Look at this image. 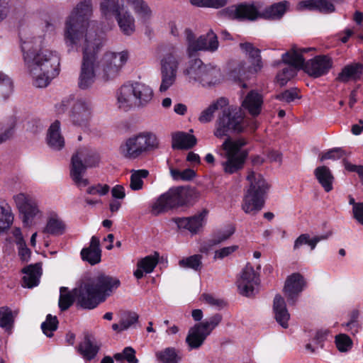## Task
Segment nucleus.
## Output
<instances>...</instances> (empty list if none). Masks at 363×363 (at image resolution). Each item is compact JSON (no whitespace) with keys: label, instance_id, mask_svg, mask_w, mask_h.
I'll list each match as a JSON object with an SVG mask.
<instances>
[{"label":"nucleus","instance_id":"obj_1","mask_svg":"<svg viewBox=\"0 0 363 363\" xmlns=\"http://www.w3.org/2000/svg\"><path fill=\"white\" fill-rule=\"evenodd\" d=\"M91 13V0H83L74 9L65 23V36L68 45H77L82 41L84 43L78 82L81 89L89 88L95 81L97 53L104 43V38L92 30L96 23L89 21Z\"/></svg>","mask_w":363,"mask_h":363},{"label":"nucleus","instance_id":"obj_2","mask_svg":"<svg viewBox=\"0 0 363 363\" xmlns=\"http://www.w3.org/2000/svg\"><path fill=\"white\" fill-rule=\"evenodd\" d=\"M121 284L120 280L102 272L90 274L71 294L66 287L60 288L59 308L67 311L76 301L77 307L91 310L104 302Z\"/></svg>","mask_w":363,"mask_h":363},{"label":"nucleus","instance_id":"obj_3","mask_svg":"<svg viewBox=\"0 0 363 363\" xmlns=\"http://www.w3.org/2000/svg\"><path fill=\"white\" fill-rule=\"evenodd\" d=\"M40 42V38H33L30 40H21V47L24 62L33 79V85L45 88L59 74L60 60L55 52L33 48V43Z\"/></svg>","mask_w":363,"mask_h":363},{"label":"nucleus","instance_id":"obj_4","mask_svg":"<svg viewBox=\"0 0 363 363\" xmlns=\"http://www.w3.org/2000/svg\"><path fill=\"white\" fill-rule=\"evenodd\" d=\"M200 192L190 186H181L170 188L161 194L151 205L150 213L155 216L177 209L181 207L193 206L199 201Z\"/></svg>","mask_w":363,"mask_h":363},{"label":"nucleus","instance_id":"obj_5","mask_svg":"<svg viewBox=\"0 0 363 363\" xmlns=\"http://www.w3.org/2000/svg\"><path fill=\"white\" fill-rule=\"evenodd\" d=\"M160 147L157 135L144 131L127 138L119 147L120 154L125 159L134 160L146 156Z\"/></svg>","mask_w":363,"mask_h":363},{"label":"nucleus","instance_id":"obj_6","mask_svg":"<svg viewBox=\"0 0 363 363\" xmlns=\"http://www.w3.org/2000/svg\"><path fill=\"white\" fill-rule=\"evenodd\" d=\"M245 129L240 108L227 106L217 116L213 134L218 138H230V135L243 133Z\"/></svg>","mask_w":363,"mask_h":363},{"label":"nucleus","instance_id":"obj_7","mask_svg":"<svg viewBox=\"0 0 363 363\" xmlns=\"http://www.w3.org/2000/svg\"><path fill=\"white\" fill-rule=\"evenodd\" d=\"M247 143V140L243 138L236 140L226 138L223 142L221 147L225 152L226 160L223 162L221 165L225 174L237 173L244 167L248 151L242 150V147Z\"/></svg>","mask_w":363,"mask_h":363},{"label":"nucleus","instance_id":"obj_8","mask_svg":"<svg viewBox=\"0 0 363 363\" xmlns=\"http://www.w3.org/2000/svg\"><path fill=\"white\" fill-rule=\"evenodd\" d=\"M247 180L250 185L245 195L242 208L246 213H257L264 206V196L269 185L262 175H257L252 171L248 173Z\"/></svg>","mask_w":363,"mask_h":363},{"label":"nucleus","instance_id":"obj_9","mask_svg":"<svg viewBox=\"0 0 363 363\" xmlns=\"http://www.w3.org/2000/svg\"><path fill=\"white\" fill-rule=\"evenodd\" d=\"M99 162V155L86 148L79 149L72 156L70 177L78 187H84L89 185L88 179L83 178V174L87 168L96 167Z\"/></svg>","mask_w":363,"mask_h":363},{"label":"nucleus","instance_id":"obj_10","mask_svg":"<svg viewBox=\"0 0 363 363\" xmlns=\"http://www.w3.org/2000/svg\"><path fill=\"white\" fill-rule=\"evenodd\" d=\"M184 74L190 81L199 82L203 86L218 84L222 78L220 68L211 64L206 65L199 58L189 62L187 68L184 70Z\"/></svg>","mask_w":363,"mask_h":363},{"label":"nucleus","instance_id":"obj_11","mask_svg":"<svg viewBox=\"0 0 363 363\" xmlns=\"http://www.w3.org/2000/svg\"><path fill=\"white\" fill-rule=\"evenodd\" d=\"M240 49L248 55V60L251 63V67L247 68V63L244 60L240 61L230 72V78L235 82H238L242 88H246L247 84L243 81L246 78L247 72L253 69L255 72L260 71L263 67L261 50L257 48L251 43H240Z\"/></svg>","mask_w":363,"mask_h":363},{"label":"nucleus","instance_id":"obj_12","mask_svg":"<svg viewBox=\"0 0 363 363\" xmlns=\"http://www.w3.org/2000/svg\"><path fill=\"white\" fill-rule=\"evenodd\" d=\"M129 57L127 51L119 52H107L96 64L102 71L101 77L104 81L113 79L118 76Z\"/></svg>","mask_w":363,"mask_h":363},{"label":"nucleus","instance_id":"obj_13","mask_svg":"<svg viewBox=\"0 0 363 363\" xmlns=\"http://www.w3.org/2000/svg\"><path fill=\"white\" fill-rule=\"evenodd\" d=\"M281 61L289 66L283 68L276 78L279 85L284 86L296 74L297 70L303 69L304 57L297 52L296 45H294L282 55Z\"/></svg>","mask_w":363,"mask_h":363},{"label":"nucleus","instance_id":"obj_14","mask_svg":"<svg viewBox=\"0 0 363 363\" xmlns=\"http://www.w3.org/2000/svg\"><path fill=\"white\" fill-rule=\"evenodd\" d=\"M179 65V57L176 54L175 49L172 48L160 60L161 84L160 91H166L174 84Z\"/></svg>","mask_w":363,"mask_h":363},{"label":"nucleus","instance_id":"obj_15","mask_svg":"<svg viewBox=\"0 0 363 363\" xmlns=\"http://www.w3.org/2000/svg\"><path fill=\"white\" fill-rule=\"evenodd\" d=\"M18 211L23 216V223L29 225L33 218L40 213L36 201L30 196L20 193L13 196Z\"/></svg>","mask_w":363,"mask_h":363},{"label":"nucleus","instance_id":"obj_16","mask_svg":"<svg viewBox=\"0 0 363 363\" xmlns=\"http://www.w3.org/2000/svg\"><path fill=\"white\" fill-rule=\"evenodd\" d=\"M306 286V281L298 272L288 276L284 286L283 291L289 305H295L298 296Z\"/></svg>","mask_w":363,"mask_h":363},{"label":"nucleus","instance_id":"obj_17","mask_svg":"<svg viewBox=\"0 0 363 363\" xmlns=\"http://www.w3.org/2000/svg\"><path fill=\"white\" fill-rule=\"evenodd\" d=\"M333 67V60L328 55H317L303 62V69L309 76L318 78L327 74Z\"/></svg>","mask_w":363,"mask_h":363},{"label":"nucleus","instance_id":"obj_18","mask_svg":"<svg viewBox=\"0 0 363 363\" xmlns=\"http://www.w3.org/2000/svg\"><path fill=\"white\" fill-rule=\"evenodd\" d=\"M259 283L258 275L254 268L247 264L242 271L240 278L237 281L240 294L250 297L255 294V286Z\"/></svg>","mask_w":363,"mask_h":363},{"label":"nucleus","instance_id":"obj_19","mask_svg":"<svg viewBox=\"0 0 363 363\" xmlns=\"http://www.w3.org/2000/svg\"><path fill=\"white\" fill-rule=\"evenodd\" d=\"M91 113V102L80 99L73 104L69 117L74 125L84 127L86 126L90 121Z\"/></svg>","mask_w":363,"mask_h":363},{"label":"nucleus","instance_id":"obj_20","mask_svg":"<svg viewBox=\"0 0 363 363\" xmlns=\"http://www.w3.org/2000/svg\"><path fill=\"white\" fill-rule=\"evenodd\" d=\"M208 213L206 208L201 212L191 217L174 218L172 220L179 228L188 230L191 234H196L203 227L205 219Z\"/></svg>","mask_w":363,"mask_h":363},{"label":"nucleus","instance_id":"obj_21","mask_svg":"<svg viewBox=\"0 0 363 363\" xmlns=\"http://www.w3.org/2000/svg\"><path fill=\"white\" fill-rule=\"evenodd\" d=\"M219 43L217 35L210 29L206 35H202L196 39L192 46V55L203 50L213 52L218 48Z\"/></svg>","mask_w":363,"mask_h":363},{"label":"nucleus","instance_id":"obj_22","mask_svg":"<svg viewBox=\"0 0 363 363\" xmlns=\"http://www.w3.org/2000/svg\"><path fill=\"white\" fill-rule=\"evenodd\" d=\"M262 95L255 90H252L245 96L242 101L241 107L252 117H257L262 111Z\"/></svg>","mask_w":363,"mask_h":363},{"label":"nucleus","instance_id":"obj_23","mask_svg":"<svg viewBox=\"0 0 363 363\" xmlns=\"http://www.w3.org/2000/svg\"><path fill=\"white\" fill-rule=\"evenodd\" d=\"M81 257L84 261L91 265H95L101 260V250L100 248V240L96 236H92L89 246L84 247L81 251Z\"/></svg>","mask_w":363,"mask_h":363},{"label":"nucleus","instance_id":"obj_24","mask_svg":"<svg viewBox=\"0 0 363 363\" xmlns=\"http://www.w3.org/2000/svg\"><path fill=\"white\" fill-rule=\"evenodd\" d=\"M134 106L138 107L145 106L153 97V91L148 86L141 82L132 83Z\"/></svg>","mask_w":363,"mask_h":363},{"label":"nucleus","instance_id":"obj_25","mask_svg":"<svg viewBox=\"0 0 363 363\" xmlns=\"http://www.w3.org/2000/svg\"><path fill=\"white\" fill-rule=\"evenodd\" d=\"M273 311L277 322L284 328L289 327V320L290 314L286 308V304L284 298L280 295L277 294L273 301Z\"/></svg>","mask_w":363,"mask_h":363},{"label":"nucleus","instance_id":"obj_26","mask_svg":"<svg viewBox=\"0 0 363 363\" xmlns=\"http://www.w3.org/2000/svg\"><path fill=\"white\" fill-rule=\"evenodd\" d=\"M117 104L120 109L127 111L134 105L132 84H125L116 92Z\"/></svg>","mask_w":363,"mask_h":363},{"label":"nucleus","instance_id":"obj_27","mask_svg":"<svg viewBox=\"0 0 363 363\" xmlns=\"http://www.w3.org/2000/svg\"><path fill=\"white\" fill-rule=\"evenodd\" d=\"M313 174L325 192L328 193L333 189L335 177L328 167L319 166L314 169Z\"/></svg>","mask_w":363,"mask_h":363},{"label":"nucleus","instance_id":"obj_28","mask_svg":"<svg viewBox=\"0 0 363 363\" xmlns=\"http://www.w3.org/2000/svg\"><path fill=\"white\" fill-rule=\"evenodd\" d=\"M41 264L35 263L30 264L22 269V272L25 274L23 277L22 286L23 287L33 288L39 283V279L41 275Z\"/></svg>","mask_w":363,"mask_h":363},{"label":"nucleus","instance_id":"obj_29","mask_svg":"<svg viewBox=\"0 0 363 363\" xmlns=\"http://www.w3.org/2000/svg\"><path fill=\"white\" fill-rule=\"evenodd\" d=\"M131 6L138 21L143 23H148L152 18V13L148 4L144 0H126Z\"/></svg>","mask_w":363,"mask_h":363},{"label":"nucleus","instance_id":"obj_30","mask_svg":"<svg viewBox=\"0 0 363 363\" xmlns=\"http://www.w3.org/2000/svg\"><path fill=\"white\" fill-rule=\"evenodd\" d=\"M47 140L48 145L56 150H61L65 146V140L60 133V123L55 121L48 130Z\"/></svg>","mask_w":363,"mask_h":363},{"label":"nucleus","instance_id":"obj_31","mask_svg":"<svg viewBox=\"0 0 363 363\" xmlns=\"http://www.w3.org/2000/svg\"><path fill=\"white\" fill-rule=\"evenodd\" d=\"M289 6V3L287 1L274 3L260 13L259 17L268 20H279L286 13Z\"/></svg>","mask_w":363,"mask_h":363},{"label":"nucleus","instance_id":"obj_32","mask_svg":"<svg viewBox=\"0 0 363 363\" xmlns=\"http://www.w3.org/2000/svg\"><path fill=\"white\" fill-rule=\"evenodd\" d=\"M196 142L194 135L184 132H177L172 135V147L174 150H189L194 147Z\"/></svg>","mask_w":363,"mask_h":363},{"label":"nucleus","instance_id":"obj_33","mask_svg":"<svg viewBox=\"0 0 363 363\" xmlns=\"http://www.w3.org/2000/svg\"><path fill=\"white\" fill-rule=\"evenodd\" d=\"M363 74V64L352 63L345 66L336 77V80L346 83L350 79H356Z\"/></svg>","mask_w":363,"mask_h":363},{"label":"nucleus","instance_id":"obj_34","mask_svg":"<svg viewBox=\"0 0 363 363\" xmlns=\"http://www.w3.org/2000/svg\"><path fill=\"white\" fill-rule=\"evenodd\" d=\"M208 335L202 330L198 324L191 328L186 337V342L189 348H199Z\"/></svg>","mask_w":363,"mask_h":363},{"label":"nucleus","instance_id":"obj_35","mask_svg":"<svg viewBox=\"0 0 363 363\" xmlns=\"http://www.w3.org/2000/svg\"><path fill=\"white\" fill-rule=\"evenodd\" d=\"M228 105V100L225 97H220L216 101L210 104L206 109L201 111L199 121L201 123H207L211 122L214 116L216 111L222 109Z\"/></svg>","mask_w":363,"mask_h":363},{"label":"nucleus","instance_id":"obj_36","mask_svg":"<svg viewBox=\"0 0 363 363\" xmlns=\"http://www.w3.org/2000/svg\"><path fill=\"white\" fill-rule=\"evenodd\" d=\"M260 13L253 4H240L235 6L234 17L239 20L254 21Z\"/></svg>","mask_w":363,"mask_h":363},{"label":"nucleus","instance_id":"obj_37","mask_svg":"<svg viewBox=\"0 0 363 363\" xmlns=\"http://www.w3.org/2000/svg\"><path fill=\"white\" fill-rule=\"evenodd\" d=\"M123 2L120 0H101L100 10L101 14L106 18L118 14L123 10Z\"/></svg>","mask_w":363,"mask_h":363},{"label":"nucleus","instance_id":"obj_38","mask_svg":"<svg viewBox=\"0 0 363 363\" xmlns=\"http://www.w3.org/2000/svg\"><path fill=\"white\" fill-rule=\"evenodd\" d=\"M118 24L123 34L130 35L135 31V19L129 11L121 12L116 16Z\"/></svg>","mask_w":363,"mask_h":363},{"label":"nucleus","instance_id":"obj_39","mask_svg":"<svg viewBox=\"0 0 363 363\" xmlns=\"http://www.w3.org/2000/svg\"><path fill=\"white\" fill-rule=\"evenodd\" d=\"M78 351L84 359L90 361L98 354L99 347L93 344L89 335H85L83 342L79 345Z\"/></svg>","mask_w":363,"mask_h":363},{"label":"nucleus","instance_id":"obj_40","mask_svg":"<svg viewBox=\"0 0 363 363\" xmlns=\"http://www.w3.org/2000/svg\"><path fill=\"white\" fill-rule=\"evenodd\" d=\"M65 224L57 216L49 218L47 224L43 230V233L52 235H61L65 233Z\"/></svg>","mask_w":363,"mask_h":363},{"label":"nucleus","instance_id":"obj_41","mask_svg":"<svg viewBox=\"0 0 363 363\" xmlns=\"http://www.w3.org/2000/svg\"><path fill=\"white\" fill-rule=\"evenodd\" d=\"M16 121L10 118L0 123V145L10 140L15 133Z\"/></svg>","mask_w":363,"mask_h":363},{"label":"nucleus","instance_id":"obj_42","mask_svg":"<svg viewBox=\"0 0 363 363\" xmlns=\"http://www.w3.org/2000/svg\"><path fill=\"white\" fill-rule=\"evenodd\" d=\"M13 222V214L8 204H0V233L10 228Z\"/></svg>","mask_w":363,"mask_h":363},{"label":"nucleus","instance_id":"obj_43","mask_svg":"<svg viewBox=\"0 0 363 363\" xmlns=\"http://www.w3.org/2000/svg\"><path fill=\"white\" fill-rule=\"evenodd\" d=\"M203 256L199 254L184 257L179 261V265L184 269H191L196 272H199L202 269Z\"/></svg>","mask_w":363,"mask_h":363},{"label":"nucleus","instance_id":"obj_44","mask_svg":"<svg viewBox=\"0 0 363 363\" xmlns=\"http://www.w3.org/2000/svg\"><path fill=\"white\" fill-rule=\"evenodd\" d=\"M157 358L162 363H179L181 357L174 347H167L156 353Z\"/></svg>","mask_w":363,"mask_h":363},{"label":"nucleus","instance_id":"obj_45","mask_svg":"<svg viewBox=\"0 0 363 363\" xmlns=\"http://www.w3.org/2000/svg\"><path fill=\"white\" fill-rule=\"evenodd\" d=\"M159 257V253L157 252L154 255L146 256L138 262L137 267L142 268L146 274L151 273L158 263Z\"/></svg>","mask_w":363,"mask_h":363},{"label":"nucleus","instance_id":"obj_46","mask_svg":"<svg viewBox=\"0 0 363 363\" xmlns=\"http://www.w3.org/2000/svg\"><path fill=\"white\" fill-rule=\"evenodd\" d=\"M235 228L233 225H228L225 230H218L216 232L209 240V245L211 246L217 245L225 240H227L232 235L234 234Z\"/></svg>","mask_w":363,"mask_h":363},{"label":"nucleus","instance_id":"obj_47","mask_svg":"<svg viewBox=\"0 0 363 363\" xmlns=\"http://www.w3.org/2000/svg\"><path fill=\"white\" fill-rule=\"evenodd\" d=\"M149 174L147 169L133 170L130 176V187L133 191H138L143 188V179L146 178Z\"/></svg>","mask_w":363,"mask_h":363},{"label":"nucleus","instance_id":"obj_48","mask_svg":"<svg viewBox=\"0 0 363 363\" xmlns=\"http://www.w3.org/2000/svg\"><path fill=\"white\" fill-rule=\"evenodd\" d=\"M223 317L220 313H216L204 321L197 323L204 332L209 335L220 324Z\"/></svg>","mask_w":363,"mask_h":363},{"label":"nucleus","instance_id":"obj_49","mask_svg":"<svg viewBox=\"0 0 363 363\" xmlns=\"http://www.w3.org/2000/svg\"><path fill=\"white\" fill-rule=\"evenodd\" d=\"M14 319L11 308L8 307L0 308V327L5 330H10L13 325Z\"/></svg>","mask_w":363,"mask_h":363},{"label":"nucleus","instance_id":"obj_50","mask_svg":"<svg viewBox=\"0 0 363 363\" xmlns=\"http://www.w3.org/2000/svg\"><path fill=\"white\" fill-rule=\"evenodd\" d=\"M169 172L172 179L176 181H191L196 176V172L190 168L180 171L177 169L170 167Z\"/></svg>","mask_w":363,"mask_h":363},{"label":"nucleus","instance_id":"obj_51","mask_svg":"<svg viewBox=\"0 0 363 363\" xmlns=\"http://www.w3.org/2000/svg\"><path fill=\"white\" fill-rule=\"evenodd\" d=\"M58 324L57 316L48 314L45 320L41 324V329L47 337H51L53 336V332L57 329Z\"/></svg>","mask_w":363,"mask_h":363},{"label":"nucleus","instance_id":"obj_52","mask_svg":"<svg viewBox=\"0 0 363 363\" xmlns=\"http://www.w3.org/2000/svg\"><path fill=\"white\" fill-rule=\"evenodd\" d=\"M13 82L7 75L0 73V96L7 99L13 91Z\"/></svg>","mask_w":363,"mask_h":363},{"label":"nucleus","instance_id":"obj_53","mask_svg":"<svg viewBox=\"0 0 363 363\" xmlns=\"http://www.w3.org/2000/svg\"><path fill=\"white\" fill-rule=\"evenodd\" d=\"M335 342L340 352H347L353 345L352 339L346 334H339L335 336Z\"/></svg>","mask_w":363,"mask_h":363},{"label":"nucleus","instance_id":"obj_54","mask_svg":"<svg viewBox=\"0 0 363 363\" xmlns=\"http://www.w3.org/2000/svg\"><path fill=\"white\" fill-rule=\"evenodd\" d=\"M135 350L132 347H126L121 353H116L113 358L117 361L126 360L128 363H138Z\"/></svg>","mask_w":363,"mask_h":363},{"label":"nucleus","instance_id":"obj_55","mask_svg":"<svg viewBox=\"0 0 363 363\" xmlns=\"http://www.w3.org/2000/svg\"><path fill=\"white\" fill-rule=\"evenodd\" d=\"M317 239L314 238H310V235L307 233L301 234L295 240L294 245V250L298 249L303 245H308L311 250H314L316 247Z\"/></svg>","mask_w":363,"mask_h":363},{"label":"nucleus","instance_id":"obj_56","mask_svg":"<svg viewBox=\"0 0 363 363\" xmlns=\"http://www.w3.org/2000/svg\"><path fill=\"white\" fill-rule=\"evenodd\" d=\"M139 315L133 311H128L124 314L121 320L120 330H125L138 322Z\"/></svg>","mask_w":363,"mask_h":363},{"label":"nucleus","instance_id":"obj_57","mask_svg":"<svg viewBox=\"0 0 363 363\" xmlns=\"http://www.w3.org/2000/svg\"><path fill=\"white\" fill-rule=\"evenodd\" d=\"M228 0H191V4L199 7L220 8L227 4Z\"/></svg>","mask_w":363,"mask_h":363},{"label":"nucleus","instance_id":"obj_58","mask_svg":"<svg viewBox=\"0 0 363 363\" xmlns=\"http://www.w3.org/2000/svg\"><path fill=\"white\" fill-rule=\"evenodd\" d=\"M316 11L328 14L335 11V6L333 0H316Z\"/></svg>","mask_w":363,"mask_h":363},{"label":"nucleus","instance_id":"obj_59","mask_svg":"<svg viewBox=\"0 0 363 363\" xmlns=\"http://www.w3.org/2000/svg\"><path fill=\"white\" fill-rule=\"evenodd\" d=\"M274 98L280 101L290 103L294 99L298 98V89L296 88H292L285 90L284 91L277 94Z\"/></svg>","mask_w":363,"mask_h":363},{"label":"nucleus","instance_id":"obj_60","mask_svg":"<svg viewBox=\"0 0 363 363\" xmlns=\"http://www.w3.org/2000/svg\"><path fill=\"white\" fill-rule=\"evenodd\" d=\"M345 155V150L340 147H336L330 150L320 157V162L325 160H336L341 158Z\"/></svg>","mask_w":363,"mask_h":363},{"label":"nucleus","instance_id":"obj_61","mask_svg":"<svg viewBox=\"0 0 363 363\" xmlns=\"http://www.w3.org/2000/svg\"><path fill=\"white\" fill-rule=\"evenodd\" d=\"M330 333V330L328 329L318 330L313 338L315 345L320 348H323L324 346V342L327 340Z\"/></svg>","mask_w":363,"mask_h":363},{"label":"nucleus","instance_id":"obj_62","mask_svg":"<svg viewBox=\"0 0 363 363\" xmlns=\"http://www.w3.org/2000/svg\"><path fill=\"white\" fill-rule=\"evenodd\" d=\"M238 249V245H232V246L223 247L220 250H217L215 251L213 258L215 259H222L229 256L234 252H235Z\"/></svg>","mask_w":363,"mask_h":363},{"label":"nucleus","instance_id":"obj_63","mask_svg":"<svg viewBox=\"0 0 363 363\" xmlns=\"http://www.w3.org/2000/svg\"><path fill=\"white\" fill-rule=\"evenodd\" d=\"M16 245L18 247V254L20 259L23 262H28L30 257L31 251L27 247L26 242H23L22 245L17 244Z\"/></svg>","mask_w":363,"mask_h":363},{"label":"nucleus","instance_id":"obj_64","mask_svg":"<svg viewBox=\"0 0 363 363\" xmlns=\"http://www.w3.org/2000/svg\"><path fill=\"white\" fill-rule=\"evenodd\" d=\"M345 168L346 170L350 172H356L363 185V165L353 164L348 161L344 162Z\"/></svg>","mask_w":363,"mask_h":363}]
</instances>
